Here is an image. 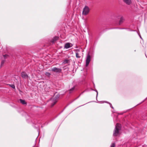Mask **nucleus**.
Masks as SVG:
<instances>
[{
  "label": "nucleus",
  "instance_id": "nucleus-1",
  "mask_svg": "<svg viewBox=\"0 0 147 147\" xmlns=\"http://www.w3.org/2000/svg\"><path fill=\"white\" fill-rule=\"evenodd\" d=\"M121 129V125L118 123H117L113 131V136H116L119 135V131Z\"/></svg>",
  "mask_w": 147,
  "mask_h": 147
},
{
  "label": "nucleus",
  "instance_id": "nucleus-2",
  "mask_svg": "<svg viewBox=\"0 0 147 147\" xmlns=\"http://www.w3.org/2000/svg\"><path fill=\"white\" fill-rule=\"evenodd\" d=\"M90 11V9L89 7L86 6L84 8L82 11V15H86L88 14Z\"/></svg>",
  "mask_w": 147,
  "mask_h": 147
},
{
  "label": "nucleus",
  "instance_id": "nucleus-3",
  "mask_svg": "<svg viewBox=\"0 0 147 147\" xmlns=\"http://www.w3.org/2000/svg\"><path fill=\"white\" fill-rule=\"evenodd\" d=\"M59 97V96L58 95L57 96V98L55 97L51 99V100L52 102L51 105V107L55 105V104H56L57 101V98Z\"/></svg>",
  "mask_w": 147,
  "mask_h": 147
},
{
  "label": "nucleus",
  "instance_id": "nucleus-4",
  "mask_svg": "<svg viewBox=\"0 0 147 147\" xmlns=\"http://www.w3.org/2000/svg\"><path fill=\"white\" fill-rule=\"evenodd\" d=\"M51 71L56 73H60L61 72L62 70L60 68L56 67H54L52 69Z\"/></svg>",
  "mask_w": 147,
  "mask_h": 147
},
{
  "label": "nucleus",
  "instance_id": "nucleus-5",
  "mask_svg": "<svg viewBox=\"0 0 147 147\" xmlns=\"http://www.w3.org/2000/svg\"><path fill=\"white\" fill-rule=\"evenodd\" d=\"M91 57L90 55L88 54L87 56L86 59V66H88V65L90 61Z\"/></svg>",
  "mask_w": 147,
  "mask_h": 147
},
{
  "label": "nucleus",
  "instance_id": "nucleus-6",
  "mask_svg": "<svg viewBox=\"0 0 147 147\" xmlns=\"http://www.w3.org/2000/svg\"><path fill=\"white\" fill-rule=\"evenodd\" d=\"M72 46V45L71 43L69 42H68L65 44L64 46V48L65 49H67Z\"/></svg>",
  "mask_w": 147,
  "mask_h": 147
},
{
  "label": "nucleus",
  "instance_id": "nucleus-7",
  "mask_svg": "<svg viewBox=\"0 0 147 147\" xmlns=\"http://www.w3.org/2000/svg\"><path fill=\"white\" fill-rule=\"evenodd\" d=\"M21 76L24 78H28V76L27 74L25 72H22L21 73Z\"/></svg>",
  "mask_w": 147,
  "mask_h": 147
},
{
  "label": "nucleus",
  "instance_id": "nucleus-8",
  "mask_svg": "<svg viewBox=\"0 0 147 147\" xmlns=\"http://www.w3.org/2000/svg\"><path fill=\"white\" fill-rule=\"evenodd\" d=\"M123 1L127 5H130L131 3V0H123Z\"/></svg>",
  "mask_w": 147,
  "mask_h": 147
},
{
  "label": "nucleus",
  "instance_id": "nucleus-9",
  "mask_svg": "<svg viewBox=\"0 0 147 147\" xmlns=\"http://www.w3.org/2000/svg\"><path fill=\"white\" fill-rule=\"evenodd\" d=\"M70 62V61L69 59H66L64 60L63 63L64 64L68 63Z\"/></svg>",
  "mask_w": 147,
  "mask_h": 147
},
{
  "label": "nucleus",
  "instance_id": "nucleus-10",
  "mask_svg": "<svg viewBox=\"0 0 147 147\" xmlns=\"http://www.w3.org/2000/svg\"><path fill=\"white\" fill-rule=\"evenodd\" d=\"M58 38H59L57 36H55L52 39V42L53 43H54L55 42V41L56 40L58 39Z\"/></svg>",
  "mask_w": 147,
  "mask_h": 147
},
{
  "label": "nucleus",
  "instance_id": "nucleus-11",
  "mask_svg": "<svg viewBox=\"0 0 147 147\" xmlns=\"http://www.w3.org/2000/svg\"><path fill=\"white\" fill-rule=\"evenodd\" d=\"M20 102L22 103V104L25 105L26 104V103L25 102V100H22L21 99H20Z\"/></svg>",
  "mask_w": 147,
  "mask_h": 147
},
{
  "label": "nucleus",
  "instance_id": "nucleus-12",
  "mask_svg": "<svg viewBox=\"0 0 147 147\" xmlns=\"http://www.w3.org/2000/svg\"><path fill=\"white\" fill-rule=\"evenodd\" d=\"M124 20V19L123 17H122L120 19L119 21V24H121L123 22V21Z\"/></svg>",
  "mask_w": 147,
  "mask_h": 147
},
{
  "label": "nucleus",
  "instance_id": "nucleus-13",
  "mask_svg": "<svg viewBox=\"0 0 147 147\" xmlns=\"http://www.w3.org/2000/svg\"><path fill=\"white\" fill-rule=\"evenodd\" d=\"M76 56L77 58H80V57L78 53H76Z\"/></svg>",
  "mask_w": 147,
  "mask_h": 147
},
{
  "label": "nucleus",
  "instance_id": "nucleus-14",
  "mask_svg": "<svg viewBox=\"0 0 147 147\" xmlns=\"http://www.w3.org/2000/svg\"><path fill=\"white\" fill-rule=\"evenodd\" d=\"M45 75L48 77L49 76L51 75V74L49 73L48 72H47L45 73Z\"/></svg>",
  "mask_w": 147,
  "mask_h": 147
},
{
  "label": "nucleus",
  "instance_id": "nucleus-15",
  "mask_svg": "<svg viewBox=\"0 0 147 147\" xmlns=\"http://www.w3.org/2000/svg\"><path fill=\"white\" fill-rule=\"evenodd\" d=\"M115 144L114 143H112L110 147H115Z\"/></svg>",
  "mask_w": 147,
  "mask_h": 147
},
{
  "label": "nucleus",
  "instance_id": "nucleus-16",
  "mask_svg": "<svg viewBox=\"0 0 147 147\" xmlns=\"http://www.w3.org/2000/svg\"><path fill=\"white\" fill-rule=\"evenodd\" d=\"M75 89V87H73L72 88H71L69 90L70 93H71Z\"/></svg>",
  "mask_w": 147,
  "mask_h": 147
},
{
  "label": "nucleus",
  "instance_id": "nucleus-17",
  "mask_svg": "<svg viewBox=\"0 0 147 147\" xmlns=\"http://www.w3.org/2000/svg\"><path fill=\"white\" fill-rule=\"evenodd\" d=\"M5 62V60H3L1 61V67L3 66V65L4 64Z\"/></svg>",
  "mask_w": 147,
  "mask_h": 147
},
{
  "label": "nucleus",
  "instance_id": "nucleus-18",
  "mask_svg": "<svg viewBox=\"0 0 147 147\" xmlns=\"http://www.w3.org/2000/svg\"><path fill=\"white\" fill-rule=\"evenodd\" d=\"M9 85L12 88H15V86L13 84H11L10 85L9 84Z\"/></svg>",
  "mask_w": 147,
  "mask_h": 147
},
{
  "label": "nucleus",
  "instance_id": "nucleus-19",
  "mask_svg": "<svg viewBox=\"0 0 147 147\" xmlns=\"http://www.w3.org/2000/svg\"><path fill=\"white\" fill-rule=\"evenodd\" d=\"M3 56L4 58L5 59L8 56V55H3Z\"/></svg>",
  "mask_w": 147,
  "mask_h": 147
},
{
  "label": "nucleus",
  "instance_id": "nucleus-20",
  "mask_svg": "<svg viewBox=\"0 0 147 147\" xmlns=\"http://www.w3.org/2000/svg\"><path fill=\"white\" fill-rule=\"evenodd\" d=\"M109 103L110 104L111 107V108H112L113 109V107H112V105L110 103Z\"/></svg>",
  "mask_w": 147,
  "mask_h": 147
},
{
  "label": "nucleus",
  "instance_id": "nucleus-21",
  "mask_svg": "<svg viewBox=\"0 0 147 147\" xmlns=\"http://www.w3.org/2000/svg\"><path fill=\"white\" fill-rule=\"evenodd\" d=\"M77 51H79V50H77Z\"/></svg>",
  "mask_w": 147,
  "mask_h": 147
}]
</instances>
